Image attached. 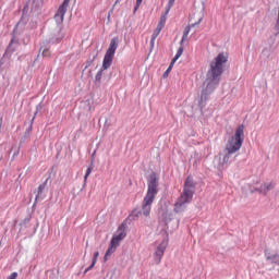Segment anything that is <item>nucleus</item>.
<instances>
[{
	"instance_id": "nucleus-24",
	"label": "nucleus",
	"mask_w": 279,
	"mask_h": 279,
	"mask_svg": "<svg viewBox=\"0 0 279 279\" xmlns=\"http://www.w3.org/2000/svg\"><path fill=\"white\" fill-rule=\"evenodd\" d=\"M182 53H184V47H182V45L179 47L174 58L180 59L182 57Z\"/></svg>"
},
{
	"instance_id": "nucleus-20",
	"label": "nucleus",
	"mask_w": 279,
	"mask_h": 279,
	"mask_svg": "<svg viewBox=\"0 0 279 279\" xmlns=\"http://www.w3.org/2000/svg\"><path fill=\"white\" fill-rule=\"evenodd\" d=\"M251 193H259V195H265V183H263L259 187L251 190Z\"/></svg>"
},
{
	"instance_id": "nucleus-12",
	"label": "nucleus",
	"mask_w": 279,
	"mask_h": 279,
	"mask_svg": "<svg viewBox=\"0 0 279 279\" xmlns=\"http://www.w3.org/2000/svg\"><path fill=\"white\" fill-rule=\"evenodd\" d=\"M65 14H66V11L62 10L59 7L57 13L54 14V21H56L57 25H62V23H64V15Z\"/></svg>"
},
{
	"instance_id": "nucleus-35",
	"label": "nucleus",
	"mask_w": 279,
	"mask_h": 279,
	"mask_svg": "<svg viewBox=\"0 0 279 279\" xmlns=\"http://www.w3.org/2000/svg\"><path fill=\"white\" fill-rule=\"evenodd\" d=\"M140 8H141V5H138V3H136L135 8H134V12H136Z\"/></svg>"
},
{
	"instance_id": "nucleus-40",
	"label": "nucleus",
	"mask_w": 279,
	"mask_h": 279,
	"mask_svg": "<svg viewBox=\"0 0 279 279\" xmlns=\"http://www.w3.org/2000/svg\"><path fill=\"white\" fill-rule=\"evenodd\" d=\"M170 1H172V2H173V1H175V0H170Z\"/></svg>"
},
{
	"instance_id": "nucleus-30",
	"label": "nucleus",
	"mask_w": 279,
	"mask_h": 279,
	"mask_svg": "<svg viewBox=\"0 0 279 279\" xmlns=\"http://www.w3.org/2000/svg\"><path fill=\"white\" fill-rule=\"evenodd\" d=\"M19 278V272H12L7 279H16Z\"/></svg>"
},
{
	"instance_id": "nucleus-36",
	"label": "nucleus",
	"mask_w": 279,
	"mask_h": 279,
	"mask_svg": "<svg viewBox=\"0 0 279 279\" xmlns=\"http://www.w3.org/2000/svg\"><path fill=\"white\" fill-rule=\"evenodd\" d=\"M93 267H95V265H93V262H92V264L87 267V269L90 271V269H93Z\"/></svg>"
},
{
	"instance_id": "nucleus-26",
	"label": "nucleus",
	"mask_w": 279,
	"mask_h": 279,
	"mask_svg": "<svg viewBox=\"0 0 279 279\" xmlns=\"http://www.w3.org/2000/svg\"><path fill=\"white\" fill-rule=\"evenodd\" d=\"M173 69L172 65H169L168 69L163 72V78L169 77V73H171V70Z\"/></svg>"
},
{
	"instance_id": "nucleus-10",
	"label": "nucleus",
	"mask_w": 279,
	"mask_h": 279,
	"mask_svg": "<svg viewBox=\"0 0 279 279\" xmlns=\"http://www.w3.org/2000/svg\"><path fill=\"white\" fill-rule=\"evenodd\" d=\"M49 178H50V177H48V178L46 179V182L39 184V186H38V189H37V194H36V196H35V202H38V201H40V199H45V196L43 195V193H44L45 189H47V182H49Z\"/></svg>"
},
{
	"instance_id": "nucleus-27",
	"label": "nucleus",
	"mask_w": 279,
	"mask_h": 279,
	"mask_svg": "<svg viewBox=\"0 0 279 279\" xmlns=\"http://www.w3.org/2000/svg\"><path fill=\"white\" fill-rule=\"evenodd\" d=\"M97 258H99V252L98 251L94 253V256H93V259H92L93 265H97Z\"/></svg>"
},
{
	"instance_id": "nucleus-19",
	"label": "nucleus",
	"mask_w": 279,
	"mask_h": 279,
	"mask_svg": "<svg viewBox=\"0 0 279 279\" xmlns=\"http://www.w3.org/2000/svg\"><path fill=\"white\" fill-rule=\"evenodd\" d=\"M106 70H102V68H100V70L97 72L96 76H95V82L96 84H101V77H104V72Z\"/></svg>"
},
{
	"instance_id": "nucleus-23",
	"label": "nucleus",
	"mask_w": 279,
	"mask_h": 279,
	"mask_svg": "<svg viewBox=\"0 0 279 279\" xmlns=\"http://www.w3.org/2000/svg\"><path fill=\"white\" fill-rule=\"evenodd\" d=\"M90 173H93V161L90 162V166L86 170V173L84 177V182H86L88 180V175H90Z\"/></svg>"
},
{
	"instance_id": "nucleus-37",
	"label": "nucleus",
	"mask_w": 279,
	"mask_h": 279,
	"mask_svg": "<svg viewBox=\"0 0 279 279\" xmlns=\"http://www.w3.org/2000/svg\"><path fill=\"white\" fill-rule=\"evenodd\" d=\"M137 7L143 3V0H136Z\"/></svg>"
},
{
	"instance_id": "nucleus-14",
	"label": "nucleus",
	"mask_w": 279,
	"mask_h": 279,
	"mask_svg": "<svg viewBox=\"0 0 279 279\" xmlns=\"http://www.w3.org/2000/svg\"><path fill=\"white\" fill-rule=\"evenodd\" d=\"M97 56H99V52H94L93 54L89 56V58L85 62V68L83 71H86V69H88L89 66H93V62L97 60Z\"/></svg>"
},
{
	"instance_id": "nucleus-33",
	"label": "nucleus",
	"mask_w": 279,
	"mask_h": 279,
	"mask_svg": "<svg viewBox=\"0 0 279 279\" xmlns=\"http://www.w3.org/2000/svg\"><path fill=\"white\" fill-rule=\"evenodd\" d=\"M38 112L39 111H35L34 117L31 120V123H34V121L36 120V117L38 116Z\"/></svg>"
},
{
	"instance_id": "nucleus-39",
	"label": "nucleus",
	"mask_w": 279,
	"mask_h": 279,
	"mask_svg": "<svg viewBox=\"0 0 279 279\" xmlns=\"http://www.w3.org/2000/svg\"><path fill=\"white\" fill-rule=\"evenodd\" d=\"M24 221L25 223H29V218H26Z\"/></svg>"
},
{
	"instance_id": "nucleus-6",
	"label": "nucleus",
	"mask_w": 279,
	"mask_h": 279,
	"mask_svg": "<svg viewBox=\"0 0 279 279\" xmlns=\"http://www.w3.org/2000/svg\"><path fill=\"white\" fill-rule=\"evenodd\" d=\"M167 245H169V242L167 240H162L161 243L156 247L154 253V260L156 265H160L162 257L165 256Z\"/></svg>"
},
{
	"instance_id": "nucleus-38",
	"label": "nucleus",
	"mask_w": 279,
	"mask_h": 279,
	"mask_svg": "<svg viewBox=\"0 0 279 279\" xmlns=\"http://www.w3.org/2000/svg\"><path fill=\"white\" fill-rule=\"evenodd\" d=\"M88 271H90V270H88V268H86V269L84 270V275L88 274Z\"/></svg>"
},
{
	"instance_id": "nucleus-11",
	"label": "nucleus",
	"mask_w": 279,
	"mask_h": 279,
	"mask_svg": "<svg viewBox=\"0 0 279 279\" xmlns=\"http://www.w3.org/2000/svg\"><path fill=\"white\" fill-rule=\"evenodd\" d=\"M199 23H202V19L198 20V22L191 24L184 28L180 45H184V41L186 40V38H189V34H191V27H195L196 25H199Z\"/></svg>"
},
{
	"instance_id": "nucleus-3",
	"label": "nucleus",
	"mask_w": 279,
	"mask_h": 279,
	"mask_svg": "<svg viewBox=\"0 0 279 279\" xmlns=\"http://www.w3.org/2000/svg\"><path fill=\"white\" fill-rule=\"evenodd\" d=\"M243 141H245V125L241 124L236 128L234 135L229 137L226 144L222 165L230 162L232 154H236V151L243 147Z\"/></svg>"
},
{
	"instance_id": "nucleus-7",
	"label": "nucleus",
	"mask_w": 279,
	"mask_h": 279,
	"mask_svg": "<svg viewBox=\"0 0 279 279\" xmlns=\"http://www.w3.org/2000/svg\"><path fill=\"white\" fill-rule=\"evenodd\" d=\"M168 14H169V9H167L165 15H161L160 21H159L156 29L153 33L154 38H155V36H160V33L162 32V28L165 27V25L167 23V15Z\"/></svg>"
},
{
	"instance_id": "nucleus-9",
	"label": "nucleus",
	"mask_w": 279,
	"mask_h": 279,
	"mask_svg": "<svg viewBox=\"0 0 279 279\" xmlns=\"http://www.w3.org/2000/svg\"><path fill=\"white\" fill-rule=\"evenodd\" d=\"M117 49H119V37H113L110 40L109 48L107 49L106 53L114 56V53H117Z\"/></svg>"
},
{
	"instance_id": "nucleus-8",
	"label": "nucleus",
	"mask_w": 279,
	"mask_h": 279,
	"mask_svg": "<svg viewBox=\"0 0 279 279\" xmlns=\"http://www.w3.org/2000/svg\"><path fill=\"white\" fill-rule=\"evenodd\" d=\"M114 60V54H110L108 52L105 53V57L102 59V71H108L110 66H112V61Z\"/></svg>"
},
{
	"instance_id": "nucleus-21",
	"label": "nucleus",
	"mask_w": 279,
	"mask_h": 279,
	"mask_svg": "<svg viewBox=\"0 0 279 279\" xmlns=\"http://www.w3.org/2000/svg\"><path fill=\"white\" fill-rule=\"evenodd\" d=\"M274 189H276V185H274V183H264L265 195H267L269 191H274Z\"/></svg>"
},
{
	"instance_id": "nucleus-16",
	"label": "nucleus",
	"mask_w": 279,
	"mask_h": 279,
	"mask_svg": "<svg viewBox=\"0 0 279 279\" xmlns=\"http://www.w3.org/2000/svg\"><path fill=\"white\" fill-rule=\"evenodd\" d=\"M43 1L44 0H28V3H32L31 10L33 12H36V10H38L40 8V5H43Z\"/></svg>"
},
{
	"instance_id": "nucleus-32",
	"label": "nucleus",
	"mask_w": 279,
	"mask_h": 279,
	"mask_svg": "<svg viewBox=\"0 0 279 279\" xmlns=\"http://www.w3.org/2000/svg\"><path fill=\"white\" fill-rule=\"evenodd\" d=\"M178 58L177 57H173L171 62H170V66H173V64H175V62H178Z\"/></svg>"
},
{
	"instance_id": "nucleus-29",
	"label": "nucleus",
	"mask_w": 279,
	"mask_h": 279,
	"mask_svg": "<svg viewBox=\"0 0 279 279\" xmlns=\"http://www.w3.org/2000/svg\"><path fill=\"white\" fill-rule=\"evenodd\" d=\"M33 128H34V123L31 122L29 126L25 131V134H32Z\"/></svg>"
},
{
	"instance_id": "nucleus-31",
	"label": "nucleus",
	"mask_w": 279,
	"mask_h": 279,
	"mask_svg": "<svg viewBox=\"0 0 279 279\" xmlns=\"http://www.w3.org/2000/svg\"><path fill=\"white\" fill-rule=\"evenodd\" d=\"M40 110H43V101H40L37 106H36V111L40 112Z\"/></svg>"
},
{
	"instance_id": "nucleus-5",
	"label": "nucleus",
	"mask_w": 279,
	"mask_h": 279,
	"mask_svg": "<svg viewBox=\"0 0 279 279\" xmlns=\"http://www.w3.org/2000/svg\"><path fill=\"white\" fill-rule=\"evenodd\" d=\"M128 220H124L117 229L116 234L112 236L110 243L116 246L119 247L121 241H123V239H125L128 236Z\"/></svg>"
},
{
	"instance_id": "nucleus-28",
	"label": "nucleus",
	"mask_w": 279,
	"mask_h": 279,
	"mask_svg": "<svg viewBox=\"0 0 279 279\" xmlns=\"http://www.w3.org/2000/svg\"><path fill=\"white\" fill-rule=\"evenodd\" d=\"M156 38H158V36H155V37H154V34H153L151 37H150V47H151V49H154V45H155V43H156Z\"/></svg>"
},
{
	"instance_id": "nucleus-18",
	"label": "nucleus",
	"mask_w": 279,
	"mask_h": 279,
	"mask_svg": "<svg viewBox=\"0 0 279 279\" xmlns=\"http://www.w3.org/2000/svg\"><path fill=\"white\" fill-rule=\"evenodd\" d=\"M271 57V48H264L260 54V58H263V60H269V58Z\"/></svg>"
},
{
	"instance_id": "nucleus-4",
	"label": "nucleus",
	"mask_w": 279,
	"mask_h": 279,
	"mask_svg": "<svg viewBox=\"0 0 279 279\" xmlns=\"http://www.w3.org/2000/svg\"><path fill=\"white\" fill-rule=\"evenodd\" d=\"M196 186L197 183L193 179V175H187L184 181L183 192L174 204V213H184V210H186V204L193 202Z\"/></svg>"
},
{
	"instance_id": "nucleus-22",
	"label": "nucleus",
	"mask_w": 279,
	"mask_h": 279,
	"mask_svg": "<svg viewBox=\"0 0 279 279\" xmlns=\"http://www.w3.org/2000/svg\"><path fill=\"white\" fill-rule=\"evenodd\" d=\"M69 3H71V0H63L59 8L66 12V10H69Z\"/></svg>"
},
{
	"instance_id": "nucleus-15",
	"label": "nucleus",
	"mask_w": 279,
	"mask_h": 279,
	"mask_svg": "<svg viewBox=\"0 0 279 279\" xmlns=\"http://www.w3.org/2000/svg\"><path fill=\"white\" fill-rule=\"evenodd\" d=\"M266 260H270V263H275L279 265V255L278 254H269L265 251Z\"/></svg>"
},
{
	"instance_id": "nucleus-2",
	"label": "nucleus",
	"mask_w": 279,
	"mask_h": 279,
	"mask_svg": "<svg viewBox=\"0 0 279 279\" xmlns=\"http://www.w3.org/2000/svg\"><path fill=\"white\" fill-rule=\"evenodd\" d=\"M156 195H158V174H156V172H151L147 177V192L142 202V210L138 209V207H135L130 213L128 219H130V221H137L141 215L149 217V215H151V205L156 199Z\"/></svg>"
},
{
	"instance_id": "nucleus-34",
	"label": "nucleus",
	"mask_w": 279,
	"mask_h": 279,
	"mask_svg": "<svg viewBox=\"0 0 279 279\" xmlns=\"http://www.w3.org/2000/svg\"><path fill=\"white\" fill-rule=\"evenodd\" d=\"M95 154H97V151L96 150H94V153L92 154V162H95Z\"/></svg>"
},
{
	"instance_id": "nucleus-1",
	"label": "nucleus",
	"mask_w": 279,
	"mask_h": 279,
	"mask_svg": "<svg viewBox=\"0 0 279 279\" xmlns=\"http://www.w3.org/2000/svg\"><path fill=\"white\" fill-rule=\"evenodd\" d=\"M228 62V56L220 52L218 56L210 62L209 70L206 73V80L204 82V88L201 93L199 107L204 108L208 97L211 93H215V89L219 86L221 82V75H223V64Z\"/></svg>"
},
{
	"instance_id": "nucleus-25",
	"label": "nucleus",
	"mask_w": 279,
	"mask_h": 279,
	"mask_svg": "<svg viewBox=\"0 0 279 279\" xmlns=\"http://www.w3.org/2000/svg\"><path fill=\"white\" fill-rule=\"evenodd\" d=\"M40 51H43L44 58H49V49L40 47Z\"/></svg>"
},
{
	"instance_id": "nucleus-13",
	"label": "nucleus",
	"mask_w": 279,
	"mask_h": 279,
	"mask_svg": "<svg viewBox=\"0 0 279 279\" xmlns=\"http://www.w3.org/2000/svg\"><path fill=\"white\" fill-rule=\"evenodd\" d=\"M14 51H16V46H14V37L11 39V41L9 43L5 52L3 54V57L5 58H11L12 53H14Z\"/></svg>"
},
{
	"instance_id": "nucleus-17",
	"label": "nucleus",
	"mask_w": 279,
	"mask_h": 279,
	"mask_svg": "<svg viewBox=\"0 0 279 279\" xmlns=\"http://www.w3.org/2000/svg\"><path fill=\"white\" fill-rule=\"evenodd\" d=\"M117 247L118 246H113L112 243L110 242V245L105 254V260H108V256H111L112 254H114L117 252Z\"/></svg>"
}]
</instances>
